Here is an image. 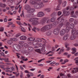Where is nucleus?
I'll return each instance as SVG.
<instances>
[{
    "mask_svg": "<svg viewBox=\"0 0 78 78\" xmlns=\"http://www.w3.org/2000/svg\"><path fill=\"white\" fill-rule=\"evenodd\" d=\"M30 3L31 5H35L34 8L36 9H40L44 6V4L42 2H40L38 3L34 1L30 0Z\"/></svg>",
    "mask_w": 78,
    "mask_h": 78,
    "instance_id": "nucleus-1",
    "label": "nucleus"
},
{
    "mask_svg": "<svg viewBox=\"0 0 78 78\" xmlns=\"http://www.w3.org/2000/svg\"><path fill=\"white\" fill-rule=\"evenodd\" d=\"M51 28V25L50 24H48L44 26L41 29V31L43 33L45 32L46 31H48Z\"/></svg>",
    "mask_w": 78,
    "mask_h": 78,
    "instance_id": "nucleus-2",
    "label": "nucleus"
},
{
    "mask_svg": "<svg viewBox=\"0 0 78 78\" xmlns=\"http://www.w3.org/2000/svg\"><path fill=\"white\" fill-rule=\"evenodd\" d=\"M63 15H62L60 17H59L57 19L58 21H60L59 22V25L58 27L59 28H61L63 25H64V19L63 18H61Z\"/></svg>",
    "mask_w": 78,
    "mask_h": 78,
    "instance_id": "nucleus-3",
    "label": "nucleus"
},
{
    "mask_svg": "<svg viewBox=\"0 0 78 78\" xmlns=\"http://www.w3.org/2000/svg\"><path fill=\"white\" fill-rule=\"evenodd\" d=\"M26 10H27V13H33L35 11V9H31L30 8V6L27 5L25 7Z\"/></svg>",
    "mask_w": 78,
    "mask_h": 78,
    "instance_id": "nucleus-4",
    "label": "nucleus"
},
{
    "mask_svg": "<svg viewBox=\"0 0 78 78\" xmlns=\"http://www.w3.org/2000/svg\"><path fill=\"white\" fill-rule=\"evenodd\" d=\"M13 48L15 50H16V51H19L20 49V46L16 44L13 45Z\"/></svg>",
    "mask_w": 78,
    "mask_h": 78,
    "instance_id": "nucleus-5",
    "label": "nucleus"
},
{
    "mask_svg": "<svg viewBox=\"0 0 78 78\" xmlns=\"http://www.w3.org/2000/svg\"><path fill=\"white\" fill-rule=\"evenodd\" d=\"M44 15V13L43 12H40L38 13L37 16L38 17H43Z\"/></svg>",
    "mask_w": 78,
    "mask_h": 78,
    "instance_id": "nucleus-6",
    "label": "nucleus"
},
{
    "mask_svg": "<svg viewBox=\"0 0 78 78\" xmlns=\"http://www.w3.org/2000/svg\"><path fill=\"white\" fill-rule=\"evenodd\" d=\"M63 14H66V16H68L69 14H70V13L68 11H67V10H66V9H63Z\"/></svg>",
    "mask_w": 78,
    "mask_h": 78,
    "instance_id": "nucleus-7",
    "label": "nucleus"
},
{
    "mask_svg": "<svg viewBox=\"0 0 78 78\" xmlns=\"http://www.w3.org/2000/svg\"><path fill=\"white\" fill-rule=\"evenodd\" d=\"M59 32L58 29H55L53 30V33L55 35H58L59 33Z\"/></svg>",
    "mask_w": 78,
    "mask_h": 78,
    "instance_id": "nucleus-8",
    "label": "nucleus"
},
{
    "mask_svg": "<svg viewBox=\"0 0 78 78\" xmlns=\"http://www.w3.org/2000/svg\"><path fill=\"white\" fill-rule=\"evenodd\" d=\"M20 39L21 41H26L27 37L25 36H22L20 37Z\"/></svg>",
    "mask_w": 78,
    "mask_h": 78,
    "instance_id": "nucleus-9",
    "label": "nucleus"
},
{
    "mask_svg": "<svg viewBox=\"0 0 78 78\" xmlns=\"http://www.w3.org/2000/svg\"><path fill=\"white\" fill-rule=\"evenodd\" d=\"M35 39L34 37H30L27 38V41H34Z\"/></svg>",
    "mask_w": 78,
    "mask_h": 78,
    "instance_id": "nucleus-10",
    "label": "nucleus"
},
{
    "mask_svg": "<svg viewBox=\"0 0 78 78\" xmlns=\"http://www.w3.org/2000/svg\"><path fill=\"white\" fill-rule=\"evenodd\" d=\"M66 32V30L64 29H62L61 31V32H60V34L61 36H63L64 34H65V33Z\"/></svg>",
    "mask_w": 78,
    "mask_h": 78,
    "instance_id": "nucleus-11",
    "label": "nucleus"
},
{
    "mask_svg": "<svg viewBox=\"0 0 78 78\" xmlns=\"http://www.w3.org/2000/svg\"><path fill=\"white\" fill-rule=\"evenodd\" d=\"M74 70L72 71V72L73 73H75L77 72H78V68H73Z\"/></svg>",
    "mask_w": 78,
    "mask_h": 78,
    "instance_id": "nucleus-12",
    "label": "nucleus"
},
{
    "mask_svg": "<svg viewBox=\"0 0 78 78\" xmlns=\"http://www.w3.org/2000/svg\"><path fill=\"white\" fill-rule=\"evenodd\" d=\"M70 14H71V17H74L75 18H76V17H77L76 16L73 14H74V11H72V12L70 13Z\"/></svg>",
    "mask_w": 78,
    "mask_h": 78,
    "instance_id": "nucleus-13",
    "label": "nucleus"
},
{
    "mask_svg": "<svg viewBox=\"0 0 78 78\" xmlns=\"http://www.w3.org/2000/svg\"><path fill=\"white\" fill-rule=\"evenodd\" d=\"M76 37L75 35L72 34V35L70 37V38L71 40H74Z\"/></svg>",
    "mask_w": 78,
    "mask_h": 78,
    "instance_id": "nucleus-14",
    "label": "nucleus"
},
{
    "mask_svg": "<svg viewBox=\"0 0 78 78\" xmlns=\"http://www.w3.org/2000/svg\"><path fill=\"white\" fill-rule=\"evenodd\" d=\"M52 34V32L51 30H49L47 32L46 34L47 36H50Z\"/></svg>",
    "mask_w": 78,
    "mask_h": 78,
    "instance_id": "nucleus-15",
    "label": "nucleus"
},
{
    "mask_svg": "<svg viewBox=\"0 0 78 78\" xmlns=\"http://www.w3.org/2000/svg\"><path fill=\"white\" fill-rule=\"evenodd\" d=\"M74 24H73V23H71L70 24L69 28H70V29H72V28H74Z\"/></svg>",
    "mask_w": 78,
    "mask_h": 78,
    "instance_id": "nucleus-16",
    "label": "nucleus"
},
{
    "mask_svg": "<svg viewBox=\"0 0 78 78\" xmlns=\"http://www.w3.org/2000/svg\"><path fill=\"white\" fill-rule=\"evenodd\" d=\"M0 6L1 8H5V7H6V5L2 3V2H0Z\"/></svg>",
    "mask_w": 78,
    "mask_h": 78,
    "instance_id": "nucleus-17",
    "label": "nucleus"
},
{
    "mask_svg": "<svg viewBox=\"0 0 78 78\" xmlns=\"http://www.w3.org/2000/svg\"><path fill=\"white\" fill-rule=\"evenodd\" d=\"M68 36H69V34L66 35L64 36L63 37V39L64 41H66V40H67L68 39Z\"/></svg>",
    "mask_w": 78,
    "mask_h": 78,
    "instance_id": "nucleus-18",
    "label": "nucleus"
},
{
    "mask_svg": "<svg viewBox=\"0 0 78 78\" xmlns=\"http://www.w3.org/2000/svg\"><path fill=\"white\" fill-rule=\"evenodd\" d=\"M71 33L72 34L75 35L76 33V29H73L72 30Z\"/></svg>",
    "mask_w": 78,
    "mask_h": 78,
    "instance_id": "nucleus-19",
    "label": "nucleus"
},
{
    "mask_svg": "<svg viewBox=\"0 0 78 78\" xmlns=\"http://www.w3.org/2000/svg\"><path fill=\"white\" fill-rule=\"evenodd\" d=\"M72 50L73 51L71 52L72 54H74L75 53H76V48H72Z\"/></svg>",
    "mask_w": 78,
    "mask_h": 78,
    "instance_id": "nucleus-20",
    "label": "nucleus"
},
{
    "mask_svg": "<svg viewBox=\"0 0 78 78\" xmlns=\"http://www.w3.org/2000/svg\"><path fill=\"white\" fill-rule=\"evenodd\" d=\"M16 23L17 24L20 25V27H22V25H23V24L22 23H21L20 21H17Z\"/></svg>",
    "mask_w": 78,
    "mask_h": 78,
    "instance_id": "nucleus-21",
    "label": "nucleus"
},
{
    "mask_svg": "<svg viewBox=\"0 0 78 78\" xmlns=\"http://www.w3.org/2000/svg\"><path fill=\"white\" fill-rule=\"evenodd\" d=\"M38 44L39 42H37L36 41H35L32 43L33 45L35 46L37 45H38Z\"/></svg>",
    "mask_w": 78,
    "mask_h": 78,
    "instance_id": "nucleus-22",
    "label": "nucleus"
},
{
    "mask_svg": "<svg viewBox=\"0 0 78 78\" xmlns=\"http://www.w3.org/2000/svg\"><path fill=\"white\" fill-rule=\"evenodd\" d=\"M36 51H37V52H38L39 53H41L43 55H45V52H41V50H40V49H37L36 50Z\"/></svg>",
    "mask_w": 78,
    "mask_h": 78,
    "instance_id": "nucleus-23",
    "label": "nucleus"
},
{
    "mask_svg": "<svg viewBox=\"0 0 78 78\" xmlns=\"http://www.w3.org/2000/svg\"><path fill=\"white\" fill-rule=\"evenodd\" d=\"M7 42L9 45H11L12 44V42L11 40H8L7 41Z\"/></svg>",
    "mask_w": 78,
    "mask_h": 78,
    "instance_id": "nucleus-24",
    "label": "nucleus"
},
{
    "mask_svg": "<svg viewBox=\"0 0 78 78\" xmlns=\"http://www.w3.org/2000/svg\"><path fill=\"white\" fill-rule=\"evenodd\" d=\"M4 61H5V62H10L9 61V58H3V60Z\"/></svg>",
    "mask_w": 78,
    "mask_h": 78,
    "instance_id": "nucleus-25",
    "label": "nucleus"
},
{
    "mask_svg": "<svg viewBox=\"0 0 78 78\" xmlns=\"http://www.w3.org/2000/svg\"><path fill=\"white\" fill-rule=\"evenodd\" d=\"M41 51H42V52H45V47H43L41 48Z\"/></svg>",
    "mask_w": 78,
    "mask_h": 78,
    "instance_id": "nucleus-26",
    "label": "nucleus"
},
{
    "mask_svg": "<svg viewBox=\"0 0 78 78\" xmlns=\"http://www.w3.org/2000/svg\"><path fill=\"white\" fill-rule=\"evenodd\" d=\"M13 74H15L16 77H17V76H19V73H17L16 72H13Z\"/></svg>",
    "mask_w": 78,
    "mask_h": 78,
    "instance_id": "nucleus-27",
    "label": "nucleus"
},
{
    "mask_svg": "<svg viewBox=\"0 0 78 78\" xmlns=\"http://www.w3.org/2000/svg\"><path fill=\"white\" fill-rule=\"evenodd\" d=\"M77 3L76 2H74L73 3V6H74V9H76L77 8V6H76Z\"/></svg>",
    "mask_w": 78,
    "mask_h": 78,
    "instance_id": "nucleus-28",
    "label": "nucleus"
},
{
    "mask_svg": "<svg viewBox=\"0 0 78 78\" xmlns=\"http://www.w3.org/2000/svg\"><path fill=\"white\" fill-rule=\"evenodd\" d=\"M63 52H64V49H62L60 50L59 52L58 53V54H59V55H60L62 53H63Z\"/></svg>",
    "mask_w": 78,
    "mask_h": 78,
    "instance_id": "nucleus-29",
    "label": "nucleus"
},
{
    "mask_svg": "<svg viewBox=\"0 0 78 78\" xmlns=\"http://www.w3.org/2000/svg\"><path fill=\"white\" fill-rule=\"evenodd\" d=\"M51 22H54L56 20V18L55 17H53L51 18Z\"/></svg>",
    "mask_w": 78,
    "mask_h": 78,
    "instance_id": "nucleus-30",
    "label": "nucleus"
},
{
    "mask_svg": "<svg viewBox=\"0 0 78 78\" xmlns=\"http://www.w3.org/2000/svg\"><path fill=\"white\" fill-rule=\"evenodd\" d=\"M33 48L32 47H29L28 48V50L29 51H32Z\"/></svg>",
    "mask_w": 78,
    "mask_h": 78,
    "instance_id": "nucleus-31",
    "label": "nucleus"
},
{
    "mask_svg": "<svg viewBox=\"0 0 78 78\" xmlns=\"http://www.w3.org/2000/svg\"><path fill=\"white\" fill-rule=\"evenodd\" d=\"M61 10V8H60V6L59 5H58L57 6V8H56V10L58 11L59 10Z\"/></svg>",
    "mask_w": 78,
    "mask_h": 78,
    "instance_id": "nucleus-32",
    "label": "nucleus"
},
{
    "mask_svg": "<svg viewBox=\"0 0 78 78\" xmlns=\"http://www.w3.org/2000/svg\"><path fill=\"white\" fill-rule=\"evenodd\" d=\"M36 41L38 42H41L42 41V39L41 38H37V39Z\"/></svg>",
    "mask_w": 78,
    "mask_h": 78,
    "instance_id": "nucleus-33",
    "label": "nucleus"
},
{
    "mask_svg": "<svg viewBox=\"0 0 78 78\" xmlns=\"http://www.w3.org/2000/svg\"><path fill=\"white\" fill-rule=\"evenodd\" d=\"M65 30L66 31V33H68V32L69 31V27H66Z\"/></svg>",
    "mask_w": 78,
    "mask_h": 78,
    "instance_id": "nucleus-34",
    "label": "nucleus"
},
{
    "mask_svg": "<svg viewBox=\"0 0 78 78\" xmlns=\"http://www.w3.org/2000/svg\"><path fill=\"white\" fill-rule=\"evenodd\" d=\"M56 12L53 13L51 15V17H54L55 16H56Z\"/></svg>",
    "mask_w": 78,
    "mask_h": 78,
    "instance_id": "nucleus-35",
    "label": "nucleus"
},
{
    "mask_svg": "<svg viewBox=\"0 0 78 78\" xmlns=\"http://www.w3.org/2000/svg\"><path fill=\"white\" fill-rule=\"evenodd\" d=\"M38 20V18H33V22Z\"/></svg>",
    "mask_w": 78,
    "mask_h": 78,
    "instance_id": "nucleus-36",
    "label": "nucleus"
},
{
    "mask_svg": "<svg viewBox=\"0 0 78 78\" xmlns=\"http://www.w3.org/2000/svg\"><path fill=\"white\" fill-rule=\"evenodd\" d=\"M11 32H14V30H10V31H8V33H9V34H12V33Z\"/></svg>",
    "mask_w": 78,
    "mask_h": 78,
    "instance_id": "nucleus-37",
    "label": "nucleus"
},
{
    "mask_svg": "<svg viewBox=\"0 0 78 78\" xmlns=\"http://www.w3.org/2000/svg\"><path fill=\"white\" fill-rule=\"evenodd\" d=\"M41 23L42 25H44V24L45 23V21H44L43 20L41 19Z\"/></svg>",
    "mask_w": 78,
    "mask_h": 78,
    "instance_id": "nucleus-38",
    "label": "nucleus"
},
{
    "mask_svg": "<svg viewBox=\"0 0 78 78\" xmlns=\"http://www.w3.org/2000/svg\"><path fill=\"white\" fill-rule=\"evenodd\" d=\"M38 23V21H34L32 23V24L33 25H37Z\"/></svg>",
    "mask_w": 78,
    "mask_h": 78,
    "instance_id": "nucleus-39",
    "label": "nucleus"
},
{
    "mask_svg": "<svg viewBox=\"0 0 78 78\" xmlns=\"http://www.w3.org/2000/svg\"><path fill=\"white\" fill-rule=\"evenodd\" d=\"M66 3H67V2H64L62 4V5L63 6V7H65L66 6Z\"/></svg>",
    "mask_w": 78,
    "mask_h": 78,
    "instance_id": "nucleus-40",
    "label": "nucleus"
},
{
    "mask_svg": "<svg viewBox=\"0 0 78 78\" xmlns=\"http://www.w3.org/2000/svg\"><path fill=\"white\" fill-rule=\"evenodd\" d=\"M69 11H74V8H73L72 7H71L70 8H69Z\"/></svg>",
    "mask_w": 78,
    "mask_h": 78,
    "instance_id": "nucleus-41",
    "label": "nucleus"
},
{
    "mask_svg": "<svg viewBox=\"0 0 78 78\" xmlns=\"http://www.w3.org/2000/svg\"><path fill=\"white\" fill-rule=\"evenodd\" d=\"M74 20H73V18H70L69 19V22H70L71 23H72V22H73Z\"/></svg>",
    "mask_w": 78,
    "mask_h": 78,
    "instance_id": "nucleus-42",
    "label": "nucleus"
},
{
    "mask_svg": "<svg viewBox=\"0 0 78 78\" xmlns=\"http://www.w3.org/2000/svg\"><path fill=\"white\" fill-rule=\"evenodd\" d=\"M21 35V34L20 33H18L17 34H16V37H18L19 36H20Z\"/></svg>",
    "mask_w": 78,
    "mask_h": 78,
    "instance_id": "nucleus-43",
    "label": "nucleus"
},
{
    "mask_svg": "<svg viewBox=\"0 0 78 78\" xmlns=\"http://www.w3.org/2000/svg\"><path fill=\"white\" fill-rule=\"evenodd\" d=\"M10 40H13V41H17V39L16 38H14L13 39L11 38Z\"/></svg>",
    "mask_w": 78,
    "mask_h": 78,
    "instance_id": "nucleus-44",
    "label": "nucleus"
},
{
    "mask_svg": "<svg viewBox=\"0 0 78 78\" xmlns=\"http://www.w3.org/2000/svg\"><path fill=\"white\" fill-rule=\"evenodd\" d=\"M21 30L22 31H23V32H24L25 33V32H26L25 31V29H24L23 27H22L21 28Z\"/></svg>",
    "mask_w": 78,
    "mask_h": 78,
    "instance_id": "nucleus-45",
    "label": "nucleus"
},
{
    "mask_svg": "<svg viewBox=\"0 0 78 78\" xmlns=\"http://www.w3.org/2000/svg\"><path fill=\"white\" fill-rule=\"evenodd\" d=\"M69 25H70V23H69V22H68L66 23L65 24V26L66 27H68L69 26Z\"/></svg>",
    "mask_w": 78,
    "mask_h": 78,
    "instance_id": "nucleus-46",
    "label": "nucleus"
},
{
    "mask_svg": "<svg viewBox=\"0 0 78 78\" xmlns=\"http://www.w3.org/2000/svg\"><path fill=\"white\" fill-rule=\"evenodd\" d=\"M10 69H11V71H10V72H12V71L15 70V68L14 67H12Z\"/></svg>",
    "mask_w": 78,
    "mask_h": 78,
    "instance_id": "nucleus-47",
    "label": "nucleus"
},
{
    "mask_svg": "<svg viewBox=\"0 0 78 78\" xmlns=\"http://www.w3.org/2000/svg\"><path fill=\"white\" fill-rule=\"evenodd\" d=\"M29 21L30 22H33V18H30L29 20Z\"/></svg>",
    "mask_w": 78,
    "mask_h": 78,
    "instance_id": "nucleus-48",
    "label": "nucleus"
},
{
    "mask_svg": "<svg viewBox=\"0 0 78 78\" xmlns=\"http://www.w3.org/2000/svg\"><path fill=\"white\" fill-rule=\"evenodd\" d=\"M0 29H1V30H0V31L1 32L3 31V30H4V28H3V27H2L1 28L0 27Z\"/></svg>",
    "mask_w": 78,
    "mask_h": 78,
    "instance_id": "nucleus-49",
    "label": "nucleus"
},
{
    "mask_svg": "<svg viewBox=\"0 0 78 78\" xmlns=\"http://www.w3.org/2000/svg\"><path fill=\"white\" fill-rule=\"evenodd\" d=\"M46 11H47L48 12H50L51 10H50V8L46 9Z\"/></svg>",
    "mask_w": 78,
    "mask_h": 78,
    "instance_id": "nucleus-50",
    "label": "nucleus"
},
{
    "mask_svg": "<svg viewBox=\"0 0 78 78\" xmlns=\"http://www.w3.org/2000/svg\"><path fill=\"white\" fill-rule=\"evenodd\" d=\"M42 20H44V21L45 22V21H46V20H47V18L45 17H44L42 18Z\"/></svg>",
    "mask_w": 78,
    "mask_h": 78,
    "instance_id": "nucleus-51",
    "label": "nucleus"
},
{
    "mask_svg": "<svg viewBox=\"0 0 78 78\" xmlns=\"http://www.w3.org/2000/svg\"><path fill=\"white\" fill-rule=\"evenodd\" d=\"M32 30L33 31H34V32H36V27H34V28L32 29Z\"/></svg>",
    "mask_w": 78,
    "mask_h": 78,
    "instance_id": "nucleus-52",
    "label": "nucleus"
},
{
    "mask_svg": "<svg viewBox=\"0 0 78 78\" xmlns=\"http://www.w3.org/2000/svg\"><path fill=\"white\" fill-rule=\"evenodd\" d=\"M23 45L24 47H28V44L26 43L24 44Z\"/></svg>",
    "mask_w": 78,
    "mask_h": 78,
    "instance_id": "nucleus-53",
    "label": "nucleus"
},
{
    "mask_svg": "<svg viewBox=\"0 0 78 78\" xmlns=\"http://www.w3.org/2000/svg\"><path fill=\"white\" fill-rule=\"evenodd\" d=\"M44 60H45V58L41 59V60H38V62L39 63L41 62V61H44Z\"/></svg>",
    "mask_w": 78,
    "mask_h": 78,
    "instance_id": "nucleus-54",
    "label": "nucleus"
},
{
    "mask_svg": "<svg viewBox=\"0 0 78 78\" xmlns=\"http://www.w3.org/2000/svg\"><path fill=\"white\" fill-rule=\"evenodd\" d=\"M67 76H68V78H73V76H71L70 75V74H68L67 75Z\"/></svg>",
    "mask_w": 78,
    "mask_h": 78,
    "instance_id": "nucleus-55",
    "label": "nucleus"
},
{
    "mask_svg": "<svg viewBox=\"0 0 78 78\" xmlns=\"http://www.w3.org/2000/svg\"><path fill=\"white\" fill-rule=\"evenodd\" d=\"M13 23H12V22H9L8 23V24L9 25H12V24H13Z\"/></svg>",
    "mask_w": 78,
    "mask_h": 78,
    "instance_id": "nucleus-56",
    "label": "nucleus"
},
{
    "mask_svg": "<svg viewBox=\"0 0 78 78\" xmlns=\"http://www.w3.org/2000/svg\"><path fill=\"white\" fill-rule=\"evenodd\" d=\"M66 48H67L66 50L67 51H69L70 50V48L69 47H66Z\"/></svg>",
    "mask_w": 78,
    "mask_h": 78,
    "instance_id": "nucleus-57",
    "label": "nucleus"
},
{
    "mask_svg": "<svg viewBox=\"0 0 78 78\" xmlns=\"http://www.w3.org/2000/svg\"><path fill=\"white\" fill-rule=\"evenodd\" d=\"M56 64V62H53L50 63V65H51L52 64Z\"/></svg>",
    "mask_w": 78,
    "mask_h": 78,
    "instance_id": "nucleus-58",
    "label": "nucleus"
},
{
    "mask_svg": "<svg viewBox=\"0 0 78 78\" xmlns=\"http://www.w3.org/2000/svg\"><path fill=\"white\" fill-rule=\"evenodd\" d=\"M22 59H23V61H28V59L27 58H26L25 59L22 58Z\"/></svg>",
    "mask_w": 78,
    "mask_h": 78,
    "instance_id": "nucleus-59",
    "label": "nucleus"
},
{
    "mask_svg": "<svg viewBox=\"0 0 78 78\" xmlns=\"http://www.w3.org/2000/svg\"><path fill=\"white\" fill-rule=\"evenodd\" d=\"M61 14H62L61 12H58V16H60V15H61Z\"/></svg>",
    "mask_w": 78,
    "mask_h": 78,
    "instance_id": "nucleus-60",
    "label": "nucleus"
},
{
    "mask_svg": "<svg viewBox=\"0 0 78 78\" xmlns=\"http://www.w3.org/2000/svg\"><path fill=\"white\" fill-rule=\"evenodd\" d=\"M19 43L20 44H23V43H24V42L22 41H19Z\"/></svg>",
    "mask_w": 78,
    "mask_h": 78,
    "instance_id": "nucleus-61",
    "label": "nucleus"
},
{
    "mask_svg": "<svg viewBox=\"0 0 78 78\" xmlns=\"http://www.w3.org/2000/svg\"><path fill=\"white\" fill-rule=\"evenodd\" d=\"M74 24H75V25H77V24H78V21H75L74 22Z\"/></svg>",
    "mask_w": 78,
    "mask_h": 78,
    "instance_id": "nucleus-62",
    "label": "nucleus"
},
{
    "mask_svg": "<svg viewBox=\"0 0 78 78\" xmlns=\"http://www.w3.org/2000/svg\"><path fill=\"white\" fill-rule=\"evenodd\" d=\"M75 63L76 64V65H78V60H76V62Z\"/></svg>",
    "mask_w": 78,
    "mask_h": 78,
    "instance_id": "nucleus-63",
    "label": "nucleus"
},
{
    "mask_svg": "<svg viewBox=\"0 0 78 78\" xmlns=\"http://www.w3.org/2000/svg\"><path fill=\"white\" fill-rule=\"evenodd\" d=\"M75 14L77 16H78V11H76L75 12Z\"/></svg>",
    "mask_w": 78,
    "mask_h": 78,
    "instance_id": "nucleus-64",
    "label": "nucleus"
}]
</instances>
